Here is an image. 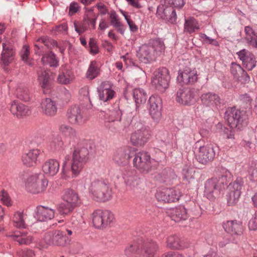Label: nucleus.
Wrapping results in <instances>:
<instances>
[{
  "label": "nucleus",
  "instance_id": "obj_35",
  "mask_svg": "<svg viewBox=\"0 0 257 257\" xmlns=\"http://www.w3.org/2000/svg\"><path fill=\"white\" fill-rule=\"evenodd\" d=\"M148 45L151 47L152 50L156 57L160 56L164 53L166 48L164 41L159 38L150 40Z\"/></svg>",
  "mask_w": 257,
  "mask_h": 257
},
{
  "label": "nucleus",
  "instance_id": "obj_25",
  "mask_svg": "<svg viewBox=\"0 0 257 257\" xmlns=\"http://www.w3.org/2000/svg\"><path fill=\"white\" fill-rule=\"evenodd\" d=\"M75 78V76L72 70L69 69L66 66H62L59 69V74L57 77V81L61 84H68L71 83Z\"/></svg>",
  "mask_w": 257,
  "mask_h": 257
},
{
  "label": "nucleus",
  "instance_id": "obj_9",
  "mask_svg": "<svg viewBox=\"0 0 257 257\" xmlns=\"http://www.w3.org/2000/svg\"><path fill=\"white\" fill-rule=\"evenodd\" d=\"M194 153L198 162L203 165L212 162L215 156L214 146L211 144L200 145L198 142L196 144Z\"/></svg>",
  "mask_w": 257,
  "mask_h": 257
},
{
  "label": "nucleus",
  "instance_id": "obj_33",
  "mask_svg": "<svg viewBox=\"0 0 257 257\" xmlns=\"http://www.w3.org/2000/svg\"><path fill=\"white\" fill-rule=\"evenodd\" d=\"M35 217L39 221L51 220L54 217V211L48 207L43 206H38L37 207Z\"/></svg>",
  "mask_w": 257,
  "mask_h": 257
},
{
  "label": "nucleus",
  "instance_id": "obj_5",
  "mask_svg": "<svg viewBox=\"0 0 257 257\" xmlns=\"http://www.w3.org/2000/svg\"><path fill=\"white\" fill-rule=\"evenodd\" d=\"M88 154L87 149L84 147L74 150L71 164L72 178L77 177L82 171L88 160Z\"/></svg>",
  "mask_w": 257,
  "mask_h": 257
},
{
  "label": "nucleus",
  "instance_id": "obj_4",
  "mask_svg": "<svg viewBox=\"0 0 257 257\" xmlns=\"http://www.w3.org/2000/svg\"><path fill=\"white\" fill-rule=\"evenodd\" d=\"M133 159V166L141 172L148 174L155 170L158 165V162L151 159L150 154L145 151L136 153Z\"/></svg>",
  "mask_w": 257,
  "mask_h": 257
},
{
  "label": "nucleus",
  "instance_id": "obj_37",
  "mask_svg": "<svg viewBox=\"0 0 257 257\" xmlns=\"http://www.w3.org/2000/svg\"><path fill=\"white\" fill-rule=\"evenodd\" d=\"M107 119L109 122L120 121L121 120L122 112L119 109L118 103H115L108 109L107 113Z\"/></svg>",
  "mask_w": 257,
  "mask_h": 257
},
{
  "label": "nucleus",
  "instance_id": "obj_11",
  "mask_svg": "<svg viewBox=\"0 0 257 257\" xmlns=\"http://www.w3.org/2000/svg\"><path fill=\"white\" fill-rule=\"evenodd\" d=\"M66 116L69 122L73 124L83 125L88 119V116L78 105L70 107L67 110Z\"/></svg>",
  "mask_w": 257,
  "mask_h": 257
},
{
  "label": "nucleus",
  "instance_id": "obj_28",
  "mask_svg": "<svg viewBox=\"0 0 257 257\" xmlns=\"http://www.w3.org/2000/svg\"><path fill=\"white\" fill-rule=\"evenodd\" d=\"M10 111L14 115L17 116L29 115L31 113V109L28 106L17 101L12 102Z\"/></svg>",
  "mask_w": 257,
  "mask_h": 257
},
{
  "label": "nucleus",
  "instance_id": "obj_42",
  "mask_svg": "<svg viewBox=\"0 0 257 257\" xmlns=\"http://www.w3.org/2000/svg\"><path fill=\"white\" fill-rule=\"evenodd\" d=\"M100 73V68L95 61L91 62L86 73V77L92 80L97 77Z\"/></svg>",
  "mask_w": 257,
  "mask_h": 257
},
{
  "label": "nucleus",
  "instance_id": "obj_3",
  "mask_svg": "<svg viewBox=\"0 0 257 257\" xmlns=\"http://www.w3.org/2000/svg\"><path fill=\"white\" fill-rule=\"evenodd\" d=\"M131 125L133 133L131 134L130 141L134 146H142L144 145L149 140L151 136V131L142 121L128 120L123 122V125L119 126V128H125Z\"/></svg>",
  "mask_w": 257,
  "mask_h": 257
},
{
  "label": "nucleus",
  "instance_id": "obj_55",
  "mask_svg": "<svg viewBox=\"0 0 257 257\" xmlns=\"http://www.w3.org/2000/svg\"><path fill=\"white\" fill-rule=\"evenodd\" d=\"M37 42L40 44H43L48 48H51L57 44L55 41L48 37H41L38 39Z\"/></svg>",
  "mask_w": 257,
  "mask_h": 257
},
{
  "label": "nucleus",
  "instance_id": "obj_40",
  "mask_svg": "<svg viewBox=\"0 0 257 257\" xmlns=\"http://www.w3.org/2000/svg\"><path fill=\"white\" fill-rule=\"evenodd\" d=\"M199 28L198 22L194 18L190 17L185 19L184 26V32L191 34L199 30Z\"/></svg>",
  "mask_w": 257,
  "mask_h": 257
},
{
  "label": "nucleus",
  "instance_id": "obj_22",
  "mask_svg": "<svg viewBox=\"0 0 257 257\" xmlns=\"http://www.w3.org/2000/svg\"><path fill=\"white\" fill-rule=\"evenodd\" d=\"M42 112L47 116H53L57 111V106L55 101L50 98L42 99L40 103Z\"/></svg>",
  "mask_w": 257,
  "mask_h": 257
},
{
  "label": "nucleus",
  "instance_id": "obj_13",
  "mask_svg": "<svg viewBox=\"0 0 257 257\" xmlns=\"http://www.w3.org/2000/svg\"><path fill=\"white\" fill-rule=\"evenodd\" d=\"M243 183L241 178H237L234 182L229 184L226 195L228 205H233L237 202L241 194Z\"/></svg>",
  "mask_w": 257,
  "mask_h": 257
},
{
  "label": "nucleus",
  "instance_id": "obj_2",
  "mask_svg": "<svg viewBox=\"0 0 257 257\" xmlns=\"http://www.w3.org/2000/svg\"><path fill=\"white\" fill-rule=\"evenodd\" d=\"M159 249L157 242L151 238L140 237L135 239L124 249V253L130 256L134 253L142 254L144 257H154Z\"/></svg>",
  "mask_w": 257,
  "mask_h": 257
},
{
  "label": "nucleus",
  "instance_id": "obj_57",
  "mask_svg": "<svg viewBox=\"0 0 257 257\" xmlns=\"http://www.w3.org/2000/svg\"><path fill=\"white\" fill-rule=\"evenodd\" d=\"M0 201L7 206L12 205V202L8 193L4 190L0 192Z\"/></svg>",
  "mask_w": 257,
  "mask_h": 257
},
{
  "label": "nucleus",
  "instance_id": "obj_39",
  "mask_svg": "<svg viewBox=\"0 0 257 257\" xmlns=\"http://www.w3.org/2000/svg\"><path fill=\"white\" fill-rule=\"evenodd\" d=\"M133 98L136 102L137 108L138 105L146 102L147 98L146 92L142 88H136L133 89L132 92Z\"/></svg>",
  "mask_w": 257,
  "mask_h": 257
},
{
  "label": "nucleus",
  "instance_id": "obj_61",
  "mask_svg": "<svg viewBox=\"0 0 257 257\" xmlns=\"http://www.w3.org/2000/svg\"><path fill=\"white\" fill-rule=\"evenodd\" d=\"M79 94L81 99L86 102H89L91 103V101L89 96V90L88 88H82L79 91Z\"/></svg>",
  "mask_w": 257,
  "mask_h": 257
},
{
  "label": "nucleus",
  "instance_id": "obj_21",
  "mask_svg": "<svg viewBox=\"0 0 257 257\" xmlns=\"http://www.w3.org/2000/svg\"><path fill=\"white\" fill-rule=\"evenodd\" d=\"M225 117L232 128L238 127L241 121V112L235 107H229L225 113Z\"/></svg>",
  "mask_w": 257,
  "mask_h": 257
},
{
  "label": "nucleus",
  "instance_id": "obj_10",
  "mask_svg": "<svg viewBox=\"0 0 257 257\" xmlns=\"http://www.w3.org/2000/svg\"><path fill=\"white\" fill-rule=\"evenodd\" d=\"M113 219V214L107 210L96 209L91 214L93 225L96 228L106 227L112 222Z\"/></svg>",
  "mask_w": 257,
  "mask_h": 257
},
{
  "label": "nucleus",
  "instance_id": "obj_63",
  "mask_svg": "<svg viewBox=\"0 0 257 257\" xmlns=\"http://www.w3.org/2000/svg\"><path fill=\"white\" fill-rule=\"evenodd\" d=\"M34 240V237L33 236L31 235H29L28 233L26 231L23 232V239H22V242H23V245H30L31 243H32L33 242Z\"/></svg>",
  "mask_w": 257,
  "mask_h": 257
},
{
  "label": "nucleus",
  "instance_id": "obj_44",
  "mask_svg": "<svg viewBox=\"0 0 257 257\" xmlns=\"http://www.w3.org/2000/svg\"><path fill=\"white\" fill-rule=\"evenodd\" d=\"M58 130L61 134L71 139H74L77 137L76 130L69 125L61 124L59 125Z\"/></svg>",
  "mask_w": 257,
  "mask_h": 257
},
{
  "label": "nucleus",
  "instance_id": "obj_15",
  "mask_svg": "<svg viewBox=\"0 0 257 257\" xmlns=\"http://www.w3.org/2000/svg\"><path fill=\"white\" fill-rule=\"evenodd\" d=\"M134 155V148L127 146H124L116 150L113 156V160L119 165H125Z\"/></svg>",
  "mask_w": 257,
  "mask_h": 257
},
{
  "label": "nucleus",
  "instance_id": "obj_20",
  "mask_svg": "<svg viewBox=\"0 0 257 257\" xmlns=\"http://www.w3.org/2000/svg\"><path fill=\"white\" fill-rule=\"evenodd\" d=\"M137 56L140 61L145 64L151 63L155 61L156 56L148 45L141 46L137 52Z\"/></svg>",
  "mask_w": 257,
  "mask_h": 257
},
{
  "label": "nucleus",
  "instance_id": "obj_53",
  "mask_svg": "<svg viewBox=\"0 0 257 257\" xmlns=\"http://www.w3.org/2000/svg\"><path fill=\"white\" fill-rule=\"evenodd\" d=\"M242 63L248 70H251L256 66V61L255 56L252 54H249V57Z\"/></svg>",
  "mask_w": 257,
  "mask_h": 257
},
{
  "label": "nucleus",
  "instance_id": "obj_38",
  "mask_svg": "<svg viewBox=\"0 0 257 257\" xmlns=\"http://www.w3.org/2000/svg\"><path fill=\"white\" fill-rule=\"evenodd\" d=\"M109 17L111 19L110 25L114 27L117 31L121 35H123L125 30V27L120 22L119 18L115 11H112L109 14Z\"/></svg>",
  "mask_w": 257,
  "mask_h": 257
},
{
  "label": "nucleus",
  "instance_id": "obj_51",
  "mask_svg": "<svg viewBox=\"0 0 257 257\" xmlns=\"http://www.w3.org/2000/svg\"><path fill=\"white\" fill-rule=\"evenodd\" d=\"M245 40L248 43L257 37V33L250 26L244 27Z\"/></svg>",
  "mask_w": 257,
  "mask_h": 257
},
{
  "label": "nucleus",
  "instance_id": "obj_6",
  "mask_svg": "<svg viewBox=\"0 0 257 257\" xmlns=\"http://www.w3.org/2000/svg\"><path fill=\"white\" fill-rule=\"evenodd\" d=\"M45 242L50 246L66 247L70 244L71 238L61 230H52L46 232L44 237Z\"/></svg>",
  "mask_w": 257,
  "mask_h": 257
},
{
  "label": "nucleus",
  "instance_id": "obj_18",
  "mask_svg": "<svg viewBox=\"0 0 257 257\" xmlns=\"http://www.w3.org/2000/svg\"><path fill=\"white\" fill-rule=\"evenodd\" d=\"M200 98L201 104L204 106L212 109L217 108L221 103L219 96L213 92L203 93L200 95Z\"/></svg>",
  "mask_w": 257,
  "mask_h": 257
},
{
  "label": "nucleus",
  "instance_id": "obj_29",
  "mask_svg": "<svg viewBox=\"0 0 257 257\" xmlns=\"http://www.w3.org/2000/svg\"><path fill=\"white\" fill-rule=\"evenodd\" d=\"M38 81L44 93H47L51 87V78L46 70L38 72Z\"/></svg>",
  "mask_w": 257,
  "mask_h": 257
},
{
  "label": "nucleus",
  "instance_id": "obj_50",
  "mask_svg": "<svg viewBox=\"0 0 257 257\" xmlns=\"http://www.w3.org/2000/svg\"><path fill=\"white\" fill-rule=\"evenodd\" d=\"M29 54L30 49L29 46L27 45H24L21 52L22 60L28 65L32 66L33 64L29 57Z\"/></svg>",
  "mask_w": 257,
  "mask_h": 257
},
{
  "label": "nucleus",
  "instance_id": "obj_41",
  "mask_svg": "<svg viewBox=\"0 0 257 257\" xmlns=\"http://www.w3.org/2000/svg\"><path fill=\"white\" fill-rule=\"evenodd\" d=\"M41 61L43 65H49L50 67H57L59 65V60L52 52L43 55Z\"/></svg>",
  "mask_w": 257,
  "mask_h": 257
},
{
  "label": "nucleus",
  "instance_id": "obj_17",
  "mask_svg": "<svg viewBox=\"0 0 257 257\" xmlns=\"http://www.w3.org/2000/svg\"><path fill=\"white\" fill-rule=\"evenodd\" d=\"M197 78L196 70L186 67L183 71L178 72L177 79L181 84H192L197 81Z\"/></svg>",
  "mask_w": 257,
  "mask_h": 257
},
{
  "label": "nucleus",
  "instance_id": "obj_31",
  "mask_svg": "<svg viewBox=\"0 0 257 257\" xmlns=\"http://www.w3.org/2000/svg\"><path fill=\"white\" fill-rule=\"evenodd\" d=\"M48 149L53 153H61L65 149L64 142L62 137L59 135H54L50 140Z\"/></svg>",
  "mask_w": 257,
  "mask_h": 257
},
{
  "label": "nucleus",
  "instance_id": "obj_8",
  "mask_svg": "<svg viewBox=\"0 0 257 257\" xmlns=\"http://www.w3.org/2000/svg\"><path fill=\"white\" fill-rule=\"evenodd\" d=\"M48 181L41 174H34L27 179L25 186L27 190L33 194L43 192L47 188Z\"/></svg>",
  "mask_w": 257,
  "mask_h": 257
},
{
  "label": "nucleus",
  "instance_id": "obj_49",
  "mask_svg": "<svg viewBox=\"0 0 257 257\" xmlns=\"http://www.w3.org/2000/svg\"><path fill=\"white\" fill-rule=\"evenodd\" d=\"M57 210L59 213L62 215H67L71 212L75 208L70 204L64 202L59 204L57 206Z\"/></svg>",
  "mask_w": 257,
  "mask_h": 257
},
{
  "label": "nucleus",
  "instance_id": "obj_52",
  "mask_svg": "<svg viewBox=\"0 0 257 257\" xmlns=\"http://www.w3.org/2000/svg\"><path fill=\"white\" fill-rule=\"evenodd\" d=\"M248 173L249 178L251 181H257V162H253L250 164Z\"/></svg>",
  "mask_w": 257,
  "mask_h": 257
},
{
  "label": "nucleus",
  "instance_id": "obj_32",
  "mask_svg": "<svg viewBox=\"0 0 257 257\" xmlns=\"http://www.w3.org/2000/svg\"><path fill=\"white\" fill-rule=\"evenodd\" d=\"M59 167V163L57 160L50 159L43 164L42 170L45 174L53 176L58 173Z\"/></svg>",
  "mask_w": 257,
  "mask_h": 257
},
{
  "label": "nucleus",
  "instance_id": "obj_60",
  "mask_svg": "<svg viewBox=\"0 0 257 257\" xmlns=\"http://www.w3.org/2000/svg\"><path fill=\"white\" fill-rule=\"evenodd\" d=\"M166 4L174 8H182L185 4L184 0H164Z\"/></svg>",
  "mask_w": 257,
  "mask_h": 257
},
{
  "label": "nucleus",
  "instance_id": "obj_7",
  "mask_svg": "<svg viewBox=\"0 0 257 257\" xmlns=\"http://www.w3.org/2000/svg\"><path fill=\"white\" fill-rule=\"evenodd\" d=\"M93 197L99 201H106L111 197V189L108 185L102 180L93 181L89 188Z\"/></svg>",
  "mask_w": 257,
  "mask_h": 257
},
{
  "label": "nucleus",
  "instance_id": "obj_34",
  "mask_svg": "<svg viewBox=\"0 0 257 257\" xmlns=\"http://www.w3.org/2000/svg\"><path fill=\"white\" fill-rule=\"evenodd\" d=\"M170 217L175 222L186 220L188 218L186 209L183 206H179L170 210Z\"/></svg>",
  "mask_w": 257,
  "mask_h": 257
},
{
  "label": "nucleus",
  "instance_id": "obj_64",
  "mask_svg": "<svg viewBox=\"0 0 257 257\" xmlns=\"http://www.w3.org/2000/svg\"><path fill=\"white\" fill-rule=\"evenodd\" d=\"M248 228L251 230H257V212H256L248 222Z\"/></svg>",
  "mask_w": 257,
  "mask_h": 257
},
{
  "label": "nucleus",
  "instance_id": "obj_59",
  "mask_svg": "<svg viewBox=\"0 0 257 257\" xmlns=\"http://www.w3.org/2000/svg\"><path fill=\"white\" fill-rule=\"evenodd\" d=\"M200 38L203 40L204 43H207L208 44H211L215 46H218L219 43L218 42L214 39H212L208 36H207L205 34L201 33L199 35Z\"/></svg>",
  "mask_w": 257,
  "mask_h": 257
},
{
  "label": "nucleus",
  "instance_id": "obj_46",
  "mask_svg": "<svg viewBox=\"0 0 257 257\" xmlns=\"http://www.w3.org/2000/svg\"><path fill=\"white\" fill-rule=\"evenodd\" d=\"M17 97L24 101H28L31 98V95L28 89L23 86H19L16 89Z\"/></svg>",
  "mask_w": 257,
  "mask_h": 257
},
{
  "label": "nucleus",
  "instance_id": "obj_23",
  "mask_svg": "<svg viewBox=\"0 0 257 257\" xmlns=\"http://www.w3.org/2000/svg\"><path fill=\"white\" fill-rule=\"evenodd\" d=\"M62 199L64 202L70 204L74 208L78 206L81 203L78 194L71 189H66L64 190Z\"/></svg>",
  "mask_w": 257,
  "mask_h": 257
},
{
  "label": "nucleus",
  "instance_id": "obj_19",
  "mask_svg": "<svg viewBox=\"0 0 257 257\" xmlns=\"http://www.w3.org/2000/svg\"><path fill=\"white\" fill-rule=\"evenodd\" d=\"M180 197V192L178 190L171 188L166 189L156 194L158 200L165 203L174 202L178 201Z\"/></svg>",
  "mask_w": 257,
  "mask_h": 257
},
{
  "label": "nucleus",
  "instance_id": "obj_14",
  "mask_svg": "<svg viewBox=\"0 0 257 257\" xmlns=\"http://www.w3.org/2000/svg\"><path fill=\"white\" fill-rule=\"evenodd\" d=\"M162 103L160 97L152 95L148 100V109L152 118L159 121L162 117Z\"/></svg>",
  "mask_w": 257,
  "mask_h": 257
},
{
  "label": "nucleus",
  "instance_id": "obj_47",
  "mask_svg": "<svg viewBox=\"0 0 257 257\" xmlns=\"http://www.w3.org/2000/svg\"><path fill=\"white\" fill-rule=\"evenodd\" d=\"M4 50L2 54V61L5 66H8L13 60L14 52L12 49H5L3 44Z\"/></svg>",
  "mask_w": 257,
  "mask_h": 257
},
{
  "label": "nucleus",
  "instance_id": "obj_26",
  "mask_svg": "<svg viewBox=\"0 0 257 257\" xmlns=\"http://www.w3.org/2000/svg\"><path fill=\"white\" fill-rule=\"evenodd\" d=\"M194 93L189 89H179L176 94V101L185 105L191 104L194 101Z\"/></svg>",
  "mask_w": 257,
  "mask_h": 257
},
{
  "label": "nucleus",
  "instance_id": "obj_62",
  "mask_svg": "<svg viewBox=\"0 0 257 257\" xmlns=\"http://www.w3.org/2000/svg\"><path fill=\"white\" fill-rule=\"evenodd\" d=\"M89 45L90 47V53L91 54L95 55L98 52V47L96 44V41L94 39H90Z\"/></svg>",
  "mask_w": 257,
  "mask_h": 257
},
{
  "label": "nucleus",
  "instance_id": "obj_12",
  "mask_svg": "<svg viewBox=\"0 0 257 257\" xmlns=\"http://www.w3.org/2000/svg\"><path fill=\"white\" fill-rule=\"evenodd\" d=\"M169 79L168 70L166 68H162L154 72L152 82L157 89L164 92L168 87Z\"/></svg>",
  "mask_w": 257,
  "mask_h": 257
},
{
  "label": "nucleus",
  "instance_id": "obj_45",
  "mask_svg": "<svg viewBox=\"0 0 257 257\" xmlns=\"http://www.w3.org/2000/svg\"><path fill=\"white\" fill-rule=\"evenodd\" d=\"M25 215L21 212H16L13 218L14 225L17 228H26Z\"/></svg>",
  "mask_w": 257,
  "mask_h": 257
},
{
  "label": "nucleus",
  "instance_id": "obj_16",
  "mask_svg": "<svg viewBox=\"0 0 257 257\" xmlns=\"http://www.w3.org/2000/svg\"><path fill=\"white\" fill-rule=\"evenodd\" d=\"M97 91L99 99L103 102L112 99L115 94L113 83L108 81L102 82L97 88Z\"/></svg>",
  "mask_w": 257,
  "mask_h": 257
},
{
  "label": "nucleus",
  "instance_id": "obj_56",
  "mask_svg": "<svg viewBox=\"0 0 257 257\" xmlns=\"http://www.w3.org/2000/svg\"><path fill=\"white\" fill-rule=\"evenodd\" d=\"M182 174L184 178L189 181L194 178L195 170L193 167H185L182 170Z\"/></svg>",
  "mask_w": 257,
  "mask_h": 257
},
{
  "label": "nucleus",
  "instance_id": "obj_1",
  "mask_svg": "<svg viewBox=\"0 0 257 257\" xmlns=\"http://www.w3.org/2000/svg\"><path fill=\"white\" fill-rule=\"evenodd\" d=\"M231 177V173L226 168H217L214 177L207 180L205 183L204 194L207 198L210 200H214L221 191L228 188Z\"/></svg>",
  "mask_w": 257,
  "mask_h": 257
},
{
  "label": "nucleus",
  "instance_id": "obj_24",
  "mask_svg": "<svg viewBox=\"0 0 257 257\" xmlns=\"http://www.w3.org/2000/svg\"><path fill=\"white\" fill-rule=\"evenodd\" d=\"M156 15L158 18L170 21L172 23L175 22L177 18L176 12L173 8L164 5L158 7Z\"/></svg>",
  "mask_w": 257,
  "mask_h": 257
},
{
  "label": "nucleus",
  "instance_id": "obj_54",
  "mask_svg": "<svg viewBox=\"0 0 257 257\" xmlns=\"http://www.w3.org/2000/svg\"><path fill=\"white\" fill-rule=\"evenodd\" d=\"M24 231H15L10 233L7 236L11 237L15 241H17L20 245H23L22 239Z\"/></svg>",
  "mask_w": 257,
  "mask_h": 257
},
{
  "label": "nucleus",
  "instance_id": "obj_48",
  "mask_svg": "<svg viewBox=\"0 0 257 257\" xmlns=\"http://www.w3.org/2000/svg\"><path fill=\"white\" fill-rule=\"evenodd\" d=\"M244 70L239 65L236 63H232L230 68V72L233 75V77L237 80H239V78L242 75Z\"/></svg>",
  "mask_w": 257,
  "mask_h": 257
},
{
  "label": "nucleus",
  "instance_id": "obj_27",
  "mask_svg": "<svg viewBox=\"0 0 257 257\" xmlns=\"http://www.w3.org/2000/svg\"><path fill=\"white\" fill-rule=\"evenodd\" d=\"M40 154L41 151L39 149L30 150L23 154L22 162L27 166H33L37 164L38 158Z\"/></svg>",
  "mask_w": 257,
  "mask_h": 257
},
{
  "label": "nucleus",
  "instance_id": "obj_43",
  "mask_svg": "<svg viewBox=\"0 0 257 257\" xmlns=\"http://www.w3.org/2000/svg\"><path fill=\"white\" fill-rule=\"evenodd\" d=\"M122 177L126 185L130 187H134L138 185L139 178L137 176L131 171H125Z\"/></svg>",
  "mask_w": 257,
  "mask_h": 257
},
{
  "label": "nucleus",
  "instance_id": "obj_30",
  "mask_svg": "<svg viewBox=\"0 0 257 257\" xmlns=\"http://www.w3.org/2000/svg\"><path fill=\"white\" fill-rule=\"evenodd\" d=\"M225 231L231 234L240 235L242 233V226L240 222L236 220H228L223 223Z\"/></svg>",
  "mask_w": 257,
  "mask_h": 257
},
{
  "label": "nucleus",
  "instance_id": "obj_58",
  "mask_svg": "<svg viewBox=\"0 0 257 257\" xmlns=\"http://www.w3.org/2000/svg\"><path fill=\"white\" fill-rule=\"evenodd\" d=\"M17 255L20 257H34L35 253L34 251L30 249L24 248L17 251Z\"/></svg>",
  "mask_w": 257,
  "mask_h": 257
},
{
  "label": "nucleus",
  "instance_id": "obj_36",
  "mask_svg": "<svg viewBox=\"0 0 257 257\" xmlns=\"http://www.w3.org/2000/svg\"><path fill=\"white\" fill-rule=\"evenodd\" d=\"M166 246L173 249H182L187 246L178 236L176 235H171L167 237Z\"/></svg>",
  "mask_w": 257,
  "mask_h": 257
}]
</instances>
